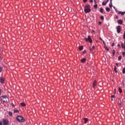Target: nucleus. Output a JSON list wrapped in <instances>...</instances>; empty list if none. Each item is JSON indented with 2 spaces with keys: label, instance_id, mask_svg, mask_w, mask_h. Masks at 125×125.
<instances>
[{
  "label": "nucleus",
  "instance_id": "nucleus-1",
  "mask_svg": "<svg viewBox=\"0 0 125 125\" xmlns=\"http://www.w3.org/2000/svg\"><path fill=\"white\" fill-rule=\"evenodd\" d=\"M91 10L90 9V5L88 4L85 5L84 9V12H85V13H89Z\"/></svg>",
  "mask_w": 125,
  "mask_h": 125
},
{
  "label": "nucleus",
  "instance_id": "nucleus-2",
  "mask_svg": "<svg viewBox=\"0 0 125 125\" xmlns=\"http://www.w3.org/2000/svg\"><path fill=\"white\" fill-rule=\"evenodd\" d=\"M16 119L17 121L19 122V123H24L25 122V119L21 116L19 115L17 116Z\"/></svg>",
  "mask_w": 125,
  "mask_h": 125
},
{
  "label": "nucleus",
  "instance_id": "nucleus-3",
  "mask_svg": "<svg viewBox=\"0 0 125 125\" xmlns=\"http://www.w3.org/2000/svg\"><path fill=\"white\" fill-rule=\"evenodd\" d=\"M1 99L3 100V102L8 103L9 102V99L6 96H2L1 97Z\"/></svg>",
  "mask_w": 125,
  "mask_h": 125
},
{
  "label": "nucleus",
  "instance_id": "nucleus-4",
  "mask_svg": "<svg viewBox=\"0 0 125 125\" xmlns=\"http://www.w3.org/2000/svg\"><path fill=\"white\" fill-rule=\"evenodd\" d=\"M85 42H89L90 43L92 42V40H91V38L90 36H88L87 38H85Z\"/></svg>",
  "mask_w": 125,
  "mask_h": 125
},
{
  "label": "nucleus",
  "instance_id": "nucleus-5",
  "mask_svg": "<svg viewBox=\"0 0 125 125\" xmlns=\"http://www.w3.org/2000/svg\"><path fill=\"white\" fill-rule=\"evenodd\" d=\"M2 122L3 125H8L9 124V122L6 119H3Z\"/></svg>",
  "mask_w": 125,
  "mask_h": 125
},
{
  "label": "nucleus",
  "instance_id": "nucleus-6",
  "mask_svg": "<svg viewBox=\"0 0 125 125\" xmlns=\"http://www.w3.org/2000/svg\"><path fill=\"white\" fill-rule=\"evenodd\" d=\"M117 32L118 34H120L121 33V26L119 25L117 26Z\"/></svg>",
  "mask_w": 125,
  "mask_h": 125
},
{
  "label": "nucleus",
  "instance_id": "nucleus-7",
  "mask_svg": "<svg viewBox=\"0 0 125 125\" xmlns=\"http://www.w3.org/2000/svg\"><path fill=\"white\" fill-rule=\"evenodd\" d=\"M109 1V0H104L103 2H102V5H105V4H107V3H108Z\"/></svg>",
  "mask_w": 125,
  "mask_h": 125
},
{
  "label": "nucleus",
  "instance_id": "nucleus-8",
  "mask_svg": "<svg viewBox=\"0 0 125 125\" xmlns=\"http://www.w3.org/2000/svg\"><path fill=\"white\" fill-rule=\"evenodd\" d=\"M0 83H4V78L0 77Z\"/></svg>",
  "mask_w": 125,
  "mask_h": 125
},
{
  "label": "nucleus",
  "instance_id": "nucleus-9",
  "mask_svg": "<svg viewBox=\"0 0 125 125\" xmlns=\"http://www.w3.org/2000/svg\"><path fill=\"white\" fill-rule=\"evenodd\" d=\"M96 83H97V82H96V81L95 80L93 83V88H94L95 87V86H96Z\"/></svg>",
  "mask_w": 125,
  "mask_h": 125
},
{
  "label": "nucleus",
  "instance_id": "nucleus-10",
  "mask_svg": "<svg viewBox=\"0 0 125 125\" xmlns=\"http://www.w3.org/2000/svg\"><path fill=\"white\" fill-rule=\"evenodd\" d=\"M80 61H81V63H84V62H85L86 61V59L83 58V59H81Z\"/></svg>",
  "mask_w": 125,
  "mask_h": 125
},
{
  "label": "nucleus",
  "instance_id": "nucleus-11",
  "mask_svg": "<svg viewBox=\"0 0 125 125\" xmlns=\"http://www.w3.org/2000/svg\"><path fill=\"white\" fill-rule=\"evenodd\" d=\"M83 120H84V124H86V123H87V122L88 121V119L86 118H84Z\"/></svg>",
  "mask_w": 125,
  "mask_h": 125
},
{
  "label": "nucleus",
  "instance_id": "nucleus-12",
  "mask_svg": "<svg viewBox=\"0 0 125 125\" xmlns=\"http://www.w3.org/2000/svg\"><path fill=\"white\" fill-rule=\"evenodd\" d=\"M118 23L119 24H120V25H122V24H123V20H118Z\"/></svg>",
  "mask_w": 125,
  "mask_h": 125
},
{
  "label": "nucleus",
  "instance_id": "nucleus-13",
  "mask_svg": "<svg viewBox=\"0 0 125 125\" xmlns=\"http://www.w3.org/2000/svg\"><path fill=\"white\" fill-rule=\"evenodd\" d=\"M95 48V47L94 46H93L92 48H89V50L91 52L92 51H93V49H94Z\"/></svg>",
  "mask_w": 125,
  "mask_h": 125
},
{
  "label": "nucleus",
  "instance_id": "nucleus-14",
  "mask_svg": "<svg viewBox=\"0 0 125 125\" xmlns=\"http://www.w3.org/2000/svg\"><path fill=\"white\" fill-rule=\"evenodd\" d=\"M104 11V9H103V8H101L100 9V12H101V13H103Z\"/></svg>",
  "mask_w": 125,
  "mask_h": 125
},
{
  "label": "nucleus",
  "instance_id": "nucleus-15",
  "mask_svg": "<svg viewBox=\"0 0 125 125\" xmlns=\"http://www.w3.org/2000/svg\"><path fill=\"white\" fill-rule=\"evenodd\" d=\"M14 113H19V110L17 109H14Z\"/></svg>",
  "mask_w": 125,
  "mask_h": 125
},
{
  "label": "nucleus",
  "instance_id": "nucleus-16",
  "mask_svg": "<svg viewBox=\"0 0 125 125\" xmlns=\"http://www.w3.org/2000/svg\"><path fill=\"white\" fill-rule=\"evenodd\" d=\"M105 10H106V11H107V12H110V8H109V7H106V8H105Z\"/></svg>",
  "mask_w": 125,
  "mask_h": 125
},
{
  "label": "nucleus",
  "instance_id": "nucleus-17",
  "mask_svg": "<svg viewBox=\"0 0 125 125\" xmlns=\"http://www.w3.org/2000/svg\"><path fill=\"white\" fill-rule=\"evenodd\" d=\"M21 106H22L23 107H25V106H26V104H25V103H21Z\"/></svg>",
  "mask_w": 125,
  "mask_h": 125
},
{
  "label": "nucleus",
  "instance_id": "nucleus-18",
  "mask_svg": "<svg viewBox=\"0 0 125 125\" xmlns=\"http://www.w3.org/2000/svg\"><path fill=\"white\" fill-rule=\"evenodd\" d=\"M118 14H121V15H124V12L119 11Z\"/></svg>",
  "mask_w": 125,
  "mask_h": 125
},
{
  "label": "nucleus",
  "instance_id": "nucleus-19",
  "mask_svg": "<svg viewBox=\"0 0 125 125\" xmlns=\"http://www.w3.org/2000/svg\"><path fill=\"white\" fill-rule=\"evenodd\" d=\"M83 46H81L79 47V50H83Z\"/></svg>",
  "mask_w": 125,
  "mask_h": 125
},
{
  "label": "nucleus",
  "instance_id": "nucleus-20",
  "mask_svg": "<svg viewBox=\"0 0 125 125\" xmlns=\"http://www.w3.org/2000/svg\"><path fill=\"white\" fill-rule=\"evenodd\" d=\"M115 53H116V51L115 50H113V51H112L113 56H114V55H115Z\"/></svg>",
  "mask_w": 125,
  "mask_h": 125
},
{
  "label": "nucleus",
  "instance_id": "nucleus-21",
  "mask_svg": "<svg viewBox=\"0 0 125 125\" xmlns=\"http://www.w3.org/2000/svg\"><path fill=\"white\" fill-rule=\"evenodd\" d=\"M119 90L120 93H122V92H123V90H122V88H121L120 87L119 88Z\"/></svg>",
  "mask_w": 125,
  "mask_h": 125
},
{
  "label": "nucleus",
  "instance_id": "nucleus-22",
  "mask_svg": "<svg viewBox=\"0 0 125 125\" xmlns=\"http://www.w3.org/2000/svg\"><path fill=\"white\" fill-rule=\"evenodd\" d=\"M104 48H105V50H107V51H109V48H108V47L105 46L104 47Z\"/></svg>",
  "mask_w": 125,
  "mask_h": 125
},
{
  "label": "nucleus",
  "instance_id": "nucleus-23",
  "mask_svg": "<svg viewBox=\"0 0 125 125\" xmlns=\"http://www.w3.org/2000/svg\"><path fill=\"white\" fill-rule=\"evenodd\" d=\"M98 6V5H97V4H95V5H94V8H95L96 9L97 8Z\"/></svg>",
  "mask_w": 125,
  "mask_h": 125
},
{
  "label": "nucleus",
  "instance_id": "nucleus-24",
  "mask_svg": "<svg viewBox=\"0 0 125 125\" xmlns=\"http://www.w3.org/2000/svg\"><path fill=\"white\" fill-rule=\"evenodd\" d=\"M118 60L120 61L122 60V56H119L118 57Z\"/></svg>",
  "mask_w": 125,
  "mask_h": 125
},
{
  "label": "nucleus",
  "instance_id": "nucleus-25",
  "mask_svg": "<svg viewBox=\"0 0 125 125\" xmlns=\"http://www.w3.org/2000/svg\"><path fill=\"white\" fill-rule=\"evenodd\" d=\"M114 70L115 71V73H117V67L116 66H114Z\"/></svg>",
  "mask_w": 125,
  "mask_h": 125
},
{
  "label": "nucleus",
  "instance_id": "nucleus-26",
  "mask_svg": "<svg viewBox=\"0 0 125 125\" xmlns=\"http://www.w3.org/2000/svg\"><path fill=\"white\" fill-rule=\"evenodd\" d=\"M122 72L123 74H125V67L123 68Z\"/></svg>",
  "mask_w": 125,
  "mask_h": 125
},
{
  "label": "nucleus",
  "instance_id": "nucleus-27",
  "mask_svg": "<svg viewBox=\"0 0 125 125\" xmlns=\"http://www.w3.org/2000/svg\"><path fill=\"white\" fill-rule=\"evenodd\" d=\"M9 116H12V112L11 111H9L8 113Z\"/></svg>",
  "mask_w": 125,
  "mask_h": 125
},
{
  "label": "nucleus",
  "instance_id": "nucleus-28",
  "mask_svg": "<svg viewBox=\"0 0 125 125\" xmlns=\"http://www.w3.org/2000/svg\"><path fill=\"white\" fill-rule=\"evenodd\" d=\"M112 2H110V3L109 4V7H110L111 8H112Z\"/></svg>",
  "mask_w": 125,
  "mask_h": 125
},
{
  "label": "nucleus",
  "instance_id": "nucleus-29",
  "mask_svg": "<svg viewBox=\"0 0 125 125\" xmlns=\"http://www.w3.org/2000/svg\"><path fill=\"white\" fill-rule=\"evenodd\" d=\"M101 19H102V20H104V17H103V16H102L101 17Z\"/></svg>",
  "mask_w": 125,
  "mask_h": 125
},
{
  "label": "nucleus",
  "instance_id": "nucleus-30",
  "mask_svg": "<svg viewBox=\"0 0 125 125\" xmlns=\"http://www.w3.org/2000/svg\"><path fill=\"white\" fill-rule=\"evenodd\" d=\"M123 86H125V83L124 82H122Z\"/></svg>",
  "mask_w": 125,
  "mask_h": 125
},
{
  "label": "nucleus",
  "instance_id": "nucleus-31",
  "mask_svg": "<svg viewBox=\"0 0 125 125\" xmlns=\"http://www.w3.org/2000/svg\"><path fill=\"white\" fill-rule=\"evenodd\" d=\"M115 65L119 67V64L118 63H116Z\"/></svg>",
  "mask_w": 125,
  "mask_h": 125
},
{
  "label": "nucleus",
  "instance_id": "nucleus-32",
  "mask_svg": "<svg viewBox=\"0 0 125 125\" xmlns=\"http://www.w3.org/2000/svg\"><path fill=\"white\" fill-rule=\"evenodd\" d=\"M125 52H123V56H125Z\"/></svg>",
  "mask_w": 125,
  "mask_h": 125
},
{
  "label": "nucleus",
  "instance_id": "nucleus-33",
  "mask_svg": "<svg viewBox=\"0 0 125 125\" xmlns=\"http://www.w3.org/2000/svg\"><path fill=\"white\" fill-rule=\"evenodd\" d=\"M115 98V95L111 96V98Z\"/></svg>",
  "mask_w": 125,
  "mask_h": 125
},
{
  "label": "nucleus",
  "instance_id": "nucleus-34",
  "mask_svg": "<svg viewBox=\"0 0 125 125\" xmlns=\"http://www.w3.org/2000/svg\"><path fill=\"white\" fill-rule=\"evenodd\" d=\"M83 2H86L87 1V0H83Z\"/></svg>",
  "mask_w": 125,
  "mask_h": 125
},
{
  "label": "nucleus",
  "instance_id": "nucleus-35",
  "mask_svg": "<svg viewBox=\"0 0 125 125\" xmlns=\"http://www.w3.org/2000/svg\"><path fill=\"white\" fill-rule=\"evenodd\" d=\"M2 70V68H1V67H0V72H1Z\"/></svg>",
  "mask_w": 125,
  "mask_h": 125
},
{
  "label": "nucleus",
  "instance_id": "nucleus-36",
  "mask_svg": "<svg viewBox=\"0 0 125 125\" xmlns=\"http://www.w3.org/2000/svg\"><path fill=\"white\" fill-rule=\"evenodd\" d=\"M101 24H102L101 21H99V25H101Z\"/></svg>",
  "mask_w": 125,
  "mask_h": 125
},
{
  "label": "nucleus",
  "instance_id": "nucleus-37",
  "mask_svg": "<svg viewBox=\"0 0 125 125\" xmlns=\"http://www.w3.org/2000/svg\"><path fill=\"white\" fill-rule=\"evenodd\" d=\"M90 2H91V3L93 2V0H90Z\"/></svg>",
  "mask_w": 125,
  "mask_h": 125
},
{
  "label": "nucleus",
  "instance_id": "nucleus-38",
  "mask_svg": "<svg viewBox=\"0 0 125 125\" xmlns=\"http://www.w3.org/2000/svg\"><path fill=\"white\" fill-rule=\"evenodd\" d=\"M114 44H115V43L114 42H113L112 44V46H114Z\"/></svg>",
  "mask_w": 125,
  "mask_h": 125
},
{
  "label": "nucleus",
  "instance_id": "nucleus-39",
  "mask_svg": "<svg viewBox=\"0 0 125 125\" xmlns=\"http://www.w3.org/2000/svg\"><path fill=\"white\" fill-rule=\"evenodd\" d=\"M117 46H118L119 47H120V46H121V45H120V44H118L117 45Z\"/></svg>",
  "mask_w": 125,
  "mask_h": 125
},
{
  "label": "nucleus",
  "instance_id": "nucleus-40",
  "mask_svg": "<svg viewBox=\"0 0 125 125\" xmlns=\"http://www.w3.org/2000/svg\"><path fill=\"white\" fill-rule=\"evenodd\" d=\"M0 125H2V122H0Z\"/></svg>",
  "mask_w": 125,
  "mask_h": 125
},
{
  "label": "nucleus",
  "instance_id": "nucleus-41",
  "mask_svg": "<svg viewBox=\"0 0 125 125\" xmlns=\"http://www.w3.org/2000/svg\"><path fill=\"white\" fill-rule=\"evenodd\" d=\"M123 39H124V40H125V36H123Z\"/></svg>",
  "mask_w": 125,
  "mask_h": 125
},
{
  "label": "nucleus",
  "instance_id": "nucleus-42",
  "mask_svg": "<svg viewBox=\"0 0 125 125\" xmlns=\"http://www.w3.org/2000/svg\"><path fill=\"white\" fill-rule=\"evenodd\" d=\"M95 3H96V0H94Z\"/></svg>",
  "mask_w": 125,
  "mask_h": 125
},
{
  "label": "nucleus",
  "instance_id": "nucleus-43",
  "mask_svg": "<svg viewBox=\"0 0 125 125\" xmlns=\"http://www.w3.org/2000/svg\"><path fill=\"white\" fill-rule=\"evenodd\" d=\"M100 41H102V38H101V37H100Z\"/></svg>",
  "mask_w": 125,
  "mask_h": 125
},
{
  "label": "nucleus",
  "instance_id": "nucleus-44",
  "mask_svg": "<svg viewBox=\"0 0 125 125\" xmlns=\"http://www.w3.org/2000/svg\"><path fill=\"white\" fill-rule=\"evenodd\" d=\"M103 42L104 44H105V42H104V41H103Z\"/></svg>",
  "mask_w": 125,
  "mask_h": 125
},
{
  "label": "nucleus",
  "instance_id": "nucleus-45",
  "mask_svg": "<svg viewBox=\"0 0 125 125\" xmlns=\"http://www.w3.org/2000/svg\"><path fill=\"white\" fill-rule=\"evenodd\" d=\"M1 91V90L0 89V94H1V93H0Z\"/></svg>",
  "mask_w": 125,
  "mask_h": 125
},
{
  "label": "nucleus",
  "instance_id": "nucleus-46",
  "mask_svg": "<svg viewBox=\"0 0 125 125\" xmlns=\"http://www.w3.org/2000/svg\"><path fill=\"white\" fill-rule=\"evenodd\" d=\"M116 19H118V16L116 17Z\"/></svg>",
  "mask_w": 125,
  "mask_h": 125
},
{
  "label": "nucleus",
  "instance_id": "nucleus-47",
  "mask_svg": "<svg viewBox=\"0 0 125 125\" xmlns=\"http://www.w3.org/2000/svg\"><path fill=\"white\" fill-rule=\"evenodd\" d=\"M124 36H125V31L124 32Z\"/></svg>",
  "mask_w": 125,
  "mask_h": 125
},
{
  "label": "nucleus",
  "instance_id": "nucleus-48",
  "mask_svg": "<svg viewBox=\"0 0 125 125\" xmlns=\"http://www.w3.org/2000/svg\"><path fill=\"white\" fill-rule=\"evenodd\" d=\"M123 13H124V15L125 14V11L123 12Z\"/></svg>",
  "mask_w": 125,
  "mask_h": 125
},
{
  "label": "nucleus",
  "instance_id": "nucleus-49",
  "mask_svg": "<svg viewBox=\"0 0 125 125\" xmlns=\"http://www.w3.org/2000/svg\"><path fill=\"white\" fill-rule=\"evenodd\" d=\"M92 33H94V30H93V31H92Z\"/></svg>",
  "mask_w": 125,
  "mask_h": 125
},
{
  "label": "nucleus",
  "instance_id": "nucleus-50",
  "mask_svg": "<svg viewBox=\"0 0 125 125\" xmlns=\"http://www.w3.org/2000/svg\"><path fill=\"white\" fill-rule=\"evenodd\" d=\"M112 0H110V2H112Z\"/></svg>",
  "mask_w": 125,
  "mask_h": 125
},
{
  "label": "nucleus",
  "instance_id": "nucleus-51",
  "mask_svg": "<svg viewBox=\"0 0 125 125\" xmlns=\"http://www.w3.org/2000/svg\"><path fill=\"white\" fill-rule=\"evenodd\" d=\"M83 53H85V51H84V52H83Z\"/></svg>",
  "mask_w": 125,
  "mask_h": 125
},
{
  "label": "nucleus",
  "instance_id": "nucleus-52",
  "mask_svg": "<svg viewBox=\"0 0 125 125\" xmlns=\"http://www.w3.org/2000/svg\"><path fill=\"white\" fill-rule=\"evenodd\" d=\"M111 100L113 101V99H111Z\"/></svg>",
  "mask_w": 125,
  "mask_h": 125
}]
</instances>
